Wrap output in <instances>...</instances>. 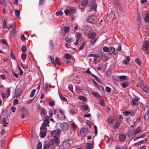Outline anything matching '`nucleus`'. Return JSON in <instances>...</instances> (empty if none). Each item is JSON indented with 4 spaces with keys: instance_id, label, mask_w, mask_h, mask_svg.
I'll return each mask as SVG.
<instances>
[{
    "instance_id": "obj_1",
    "label": "nucleus",
    "mask_w": 149,
    "mask_h": 149,
    "mask_svg": "<svg viewBox=\"0 0 149 149\" xmlns=\"http://www.w3.org/2000/svg\"><path fill=\"white\" fill-rule=\"evenodd\" d=\"M49 118L48 117H46L45 120V121L42 124V126L40 127V130H47V127L49 126Z\"/></svg>"
},
{
    "instance_id": "obj_2",
    "label": "nucleus",
    "mask_w": 149,
    "mask_h": 149,
    "mask_svg": "<svg viewBox=\"0 0 149 149\" xmlns=\"http://www.w3.org/2000/svg\"><path fill=\"white\" fill-rule=\"evenodd\" d=\"M97 21V19L95 16L93 15H91L88 17L87 21L90 23L95 24Z\"/></svg>"
},
{
    "instance_id": "obj_3",
    "label": "nucleus",
    "mask_w": 149,
    "mask_h": 149,
    "mask_svg": "<svg viewBox=\"0 0 149 149\" xmlns=\"http://www.w3.org/2000/svg\"><path fill=\"white\" fill-rule=\"evenodd\" d=\"M142 49L144 51H147V54H149V42L146 41L144 43L142 47Z\"/></svg>"
},
{
    "instance_id": "obj_4",
    "label": "nucleus",
    "mask_w": 149,
    "mask_h": 149,
    "mask_svg": "<svg viewBox=\"0 0 149 149\" xmlns=\"http://www.w3.org/2000/svg\"><path fill=\"white\" fill-rule=\"evenodd\" d=\"M134 97L132 98L131 102V105L134 107L137 104L139 101L140 100L139 97L136 96H134Z\"/></svg>"
},
{
    "instance_id": "obj_5",
    "label": "nucleus",
    "mask_w": 149,
    "mask_h": 149,
    "mask_svg": "<svg viewBox=\"0 0 149 149\" xmlns=\"http://www.w3.org/2000/svg\"><path fill=\"white\" fill-rule=\"evenodd\" d=\"M60 127L63 131H65L68 130L69 127L68 124L66 122H63L60 125Z\"/></svg>"
},
{
    "instance_id": "obj_6",
    "label": "nucleus",
    "mask_w": 149,
    "mask_h": 149,
    "mask_svg": "<svg viewBox=\"0 0 149 149\" xmlns=\"http://www.w3.org/2000/svg\"><path fill=\"white\" fill-rule=\"evenodd\" d=\"M88 133V129L87 128L83 127L80 130V133L82 136L84 137Z\"/></svg>"
},
{
    "instance_id": "obj_7",
    "label": "nucleus",
    "mask_w": 149,
    "mask_h": 149,
    "mask_svg": "<svg viewBox=\"0 0 149 149\" xmlns=\"http://www.w3.org/2000/svg\"><path fill=\"white\" fill-rule=\"evenodd\" d=\"M140 86L141 88L143 89L145 92L147 93H149V89L146 84L143 82V83H142L140 85Z\"/></svg>"
},
{
    "instance_id": "obj_8",
    "label": "nucleus",
    "mask_w": 149,
    "mask_h": 149,
    "mask_svg": "<svg viewBox=\"0 0 149 149\" xmlns=\"http://www.w3.org/2000/svg\"><path fill=\"white\" fill-rule=\"evenodd\" d=\"M51 141L53 143V144L55 143L56 146H58L60 143V140L56 136H54L53 141Z\"/></svg>"
},
{
    "instance_id": "obj_9",
    "label": "nucleus",
    "mask_w": 149,
    "mask_h": 149,
    "mask_svg": "<svg viewBox=\"0 0 149 149\" xmlns=\"http://www.w3.org/2000/svg\"><path fill=\"white\" fill-rule=\"evenodd\" d=\"M108 53L110 54H113L115 55L116 53L115 52V49L113 47H109Z\"/></svg>"
},
{
    "instance_id": "obj_10",
    "label": "nucleus",
    "mask_w": 149,
    "mask_h": 149,
    "mask_svg": "<svg viewBox=\"0 0 149 149\" xmlns=\"http://www.w3.org/2000/svg\"><path fill=\"white\" fill-rule=\"evenodd\" d=\"M20 112L21 113V114L24 115L26 116H28V113L27 110L24 107L21 108V109L20 111Z\"/></svg>"
},
{
    "instance_id": "obj_11",
    "label": "nucleus",
    "mask_w": 149,
    "mask_h": 149,
    "mask_svg": "<svg viewBox=\"0 0 149 149\" xmlns=\"http://www.w3.org/2000/svg\"><path fill=\"white\" fill-rule=\"evenodd\" d=\"M126 139V136L125 134H120L119 135V139L120 141L123 142Z\"/></svg>"
},
{
    "instance_id": "obj_12",
    "label": "nucleus",
    "mask_w": 149,
    "mask_h": 149,
    "mask_svg": "<svg viewBox=\"0 0 149 149\" xmlns=\"http://www.w3.org/2000/svg\"><path fill=\"white\" fill-rule=\"evenodd\" d=\"M93 146L91 143H86V145L85 146V149H93Z\"/></svg>"
},
{
    "instance_id": "obj_13",
    "label": "nucleus",
    "mask_w": 149,
    "mask_h": 149,
    "mask_svg": "<svg viewBox=\"0 0 149 149\" xmlns=\"http://www.w3.org/2000/svg\"><path fill=\"white\" fill-rule=\"evenodd\" d=\"M96 35V34L95 32L90 33L88 35V37L90 39H93L94 38Z\"/></svg>"
},
{
    "instance_id": "obj_14",
    "label": "nucleus",
    "mask_w": 149,
    "mask_h": 149,
    "mask_svg": "<svg viewBox=\"0 0 149 149\" xmlns=\"http://www.w3.org/2000/svg\"><path fill=\"white\" fill-rule=\"evenodd\" d=\"M144 119L146 120H148L149 119V109H148L146 113L144 115Z\"/></svg>"
},
{
    "instance_id": "obj_15",
    "label": "nucleus",
    "mask_w": 149,
    "mask_h": 149,
    "mask_svg": "<svg viewBox=\"0 0 149 149\" xmlns=\"http://www.w3.org/2000/svg\"><path fill=\"white\" fill-rule=\"evenodd\" d=\"M59 96L62 100H63L64 102H66L67 103H68V101L67 100V99L65 97L62 96V95L61 93L59 92Z\"/></svg>"
},
{
    "instance_id": "obj_16",
    "label": "nucleus",
    "mask_w": 149,
    "mask_h": 149,
    "mask_svg": "<svg viewBox=\"0 0 149 149\" xmlns=\"http://www.w3.org/2000/svg\"><path fill=\"white\" fill-rule=\"evenodd\" d=\"M52 145L53 143L51 141H50L47 145L43 146V149H49V147Z\"/></svg>"
},
{
    "instance_id": "obj_17",
    "label": "nucleus",
    "mask_w": 149,
    "mask_h": 149,
    "mask_svg": "<svg viewBox=\"0 0 149 149\" xmlns=\"http://www.w3.org/2000/svg\"><path fill=\"white\" fill-rule=\"evenodd\" d=\"M49 46L50 49L51 50H53L54 48V45L52 40H50L49 42Z\"/></svg>"
},
{
    "instance_id": "obj_18",
    "label": "nucleus",
    "mask_w": 149,
    "mask_h": 149,
    "mask_svg": "<svg viewBox=\"0 0 149 149\" xmlns=\"http://www.w3.org/2000/svg\"><path fill=\"white\" fill-rule=\"evenodd\" d=\"M130 57L129 56H127L125 59L124 60L123 62V64L127 65L128 64L130 60Z\"/></svg>"
},
{
    "instance_id": "obj_19",
    "label": "nucleus",
    "mask_w": 149,
    "mask_h": 149,
    "mask_svg": "<svg viewBox=\"0 0 149 149\" xmlns=\"http://www.w3.org/2000/svg\"><path fill=\"white\" fill-rule=\"evenodd\" d=\"M115 17V13L113 12H111L109 15V17L111 20H113Z\"/></svg>"
},
{
    "instance_id": "obj_20",
    "label": "nucleus",
    "mask_w": 149,
    "mask_h": 149,
    "mask_svg": "<svg viewBox=\"0 0 149 149\" xmlns=\"http://www.w3.org/2000/svg\"><path fill=\"white\" fill-rule=\"evenodd\" d=\"M41 113L43 115L44 117H45L46 116L47 113L46 110L45 109L42 107L41 110Z\"/></svg>"
},
{
    "instance_id": "obj_21",
    "label": "nucleus",
    "mask_w": 149,
    "mask_h": 149,
    "mask_svg": "<svg viewBox=\"0 0 149 149\" xmlns=\"http://www.w3.org/2000/svg\"><path fill=\"white\" fill-rule=\"evenodd\" d=\"M51 87L49 86L48 84H46L45 86V91L47 92V91H49L51 90Z\"/></svg>"
},
{
    "instance_id": "obj_22",
    "label": "nucleus",
    "mask_w": 149,
    "mask_h": 149,
    "mask_svg": "<svg viewBox=\"0 0 149 149\" xmlns=\"http://www.w3.org/2000/svg\"><path fill=\"white\" fill-rule=\"evenodd\" d=\"M144 20L146 23H149V13L146 15L144 18Z\"/></svg>"
},
{
    "instance_id": "obj_23",
    "label": "nucleus",
    "mask_w": 149,
    "mask_h": 149,
    "mask_svg": "<svg viewBox=\"0 0 149 149\" xmlns=\"http://www.w3.org/2000/svg\"><path fill=\"white\" fill-rule=\"evenodd\" d=\"M91 94L95 97H97L99 98L100 97V95L96 91L93 92L91 93Z\"/></svg>"
},
{
    "instance_id": "obj_24",
    "label": "nucleus",
    "mask_w": 149,
    "mask_h": 149,
    "mask_svg": "<svg viewBox=\"0 0 149 149\" xmlns=\"http://www.w3.org/2000/svg\"><path fill=\"white\" fill-rule=\"evenodd\" d=\"M121 86L123 88L127 87L129 85V83L128 82H123L121 83Z\"/></svg>"
},
{
    "instance_id": "obj_25",
    "label": "nucleus",
    "mask_w": 149,
    "mask_h": 149,
    "mask_svg": "<svg viewBox=\"0 0 149 149\" xmlns=\"http://www.w3.org/2000/svg\"><path fill=\"white\" fill-rule=\"evenodd\" d=\"M92 77H94L95 80L99 83L100 84H102V81L98 77L96 76L94 74H93Z\"/></svg>"
},
{
    "instance_id": "obj_26",
    "label": "nucleus",
    "mask_w": 149,
    "mask_h": 149,
    "mask_svg": "<svg viewBox=\"0 0 149 149\" xmlns=\"http://www.w3.org/2000/svg\"><path fill=\"white\" fill-rule=\"evenodd\" d=\"M98 38H93V40H91L90 41V42L91 45L92 46L96 42Z\"/></svg>"
},
{
    "instance_id": "obj_27",
    "label": "nucleus",
    "mask_w": 149,
    "mask_h": 149,
    "mask_svg": "<svg viewBox=\"0 0 149 149\" xmlns=\"http://www.w3.org/2000/svg\"><path fill=\"white\" fill-rule=\"evenodd\" d=\"M82 107H83L84 110L87 111L89 109V111L87 112H89L90 111V109H89V107L87 104H84V105H82Z\"/></svg>"
},
{
    "instance_id": "obj_28",
    "label": "nucleus",
    "mask_w": 149,
    "mask_h": 149,
    "mask_svg": "<svg viewBox=\"0 0 149 149\" xmlns=\"http://www.w3.org/2000/svg\"><path fill=\"white\" fill-rule=\"evenodd\" d=\"M141 130V128L140 127H138L136 129V130H135L134 132V134L135 135H136L139 134Z\"/></svg>"
},
{
    "instance_id": "obj_29",
    "label": "nucleus",
    "mask_w": 149,
    "mask_h": 149,
    "mask_svg": "<svg viewBox=\"0 0 149 149\" xmlns=\"http://www.w3.org/2000/svg\"><path fill=\"white\" fill-rule=\"evenodd\" d=\"M16 27L15 25L14 26L13 29H12V31L10 32V35L11 36H13L15 33Z\"/></svg>"
},
{
    "instance_id": "obj_30",
    "label": "nucleus",
    "mask_w": 149,
    "mask_h": 149,
    "mask_svg": "<svg viewBox=\"0 0 149 149\" xmlns=\"http://www.w3.org/2000/svg\"><path fill=\"white\" fill-rule=\"evenodd\" d=\"M65 40L67 42L70 43L74 41L73 39L71 37H67L66 38Z\"/></svg>"
},
{
    "instance_id": "obj_31",
    "label": "nucleus",
    "mask_w": 149,
    "mask_h": 149,
    "mask_svg": "<svg viewBox=\"0 0 149 149\" xmlns=\"http://www.w3.org/2000/svg\"><path fill=\"white\" fill-rule=\"evenodd\" d=\"M49 116H48L47 115L46 117H48L49 118V117L51 118L53 116V111L52 109H50L49 111Z\"/></svg>"
},
{
    "instance_id": "obj_32",
    "label": "nucleus",
    "mask_w": 149,
    "mask_h": 149,
    "mask_svg": "<svg viewBox=\"0 0 149 149\" xmlns=\"http://www.w3.org/2000/svg\"><path fill=\"white\" fill-rule=\"evenodd\" d=\"M70 12V14H73L76 11V9L74 7H71L69 9Z\"/></svg>"
},
{
    "instance_id": "obj_33",
    "label": "nucleus",
    "mask_w": 149,
    "mask_h": 149,
    "mask_svg": "<svg viewBox=\"0 0 149 149\" xmlns=\"http://www.w3.org/2000/svg\"><path fill=\"white\" fill-rule=\"evenodd\" d=\"M120 124L118 122H116L114 125L113 126V128L114 129H116L118 127H119L120 126Z\"/></svg>"
},
{
    "instance_id": "obj_34",
    "label": "nucleus",
    "mask_w": 149,
    "mask_h": 149,
    "mask_svg": "<svg viewBox=\"0 0 149 149\" xmlns=\"http://www.w3.org/2000/svg\"><path fill=\"white\" fill-rule=\"evenodd\" d=\"M136 22L139 25H141V18L140 16L138 17L137 19Z\"/></svg>"
},
{
    "instance_id": "obj_35",
    "label": "nucleus",
    "mask_w": 149,
    "mask_h": 149,
    "mask_svg": "<svg viewBox=\"0 0 149 149\" xmlns=\"http://www.w3.org/2000/svg\"><path fill=\"white\" fill-rule=\"evenodd\" d=\"M65 58L68 59H71L72 58V56L70 54H65Z\"/></svg>"
},
{
    "instance_id": "obj_36",
    "label": "nucleus",
    "mask_w": 149,
    "mask_h": 149,
    "mask_svg": "<svg viewBox=\"0 0 149 149\" xmlns=\"http://www.w3.org/2000/svg\"><path fill=\"white\" fill-rule=\"evenodd\" d=\"M119 77L120 80V81H124L125 80L127 77L123 75L119 76Z\"/></svg>"
},
{
    "instance_id": "obj_37",
    "label": "nucleus",
    "mask_w": 149,
    "mask_h": 149,
    "mask_svg": "<svg viewBox=\"0 0 149 149\" xmlns=\"http://www.w3.org/2000/svg\"><path fill=\"white\" fill-rule=\"evenodd\" d=\"M0 3L3 6L6 7V4L5 0H0Z\"/></svg>"
},
{
    "instance_id": "obj_38",
    "label": "nucleus",
    "mask_w": 149,
    "mask_h": 149,
    "mask_svg": "<svg viewBox=\"0 0 149 149\" xmlns=\"http://www.w3.org/2000/svg\"><path fill=\"white\" fill-rule=\"evenodd\" d=\"M11 92L10 88H7L6 89V92L7 94V97H9L10 95Z\"/></svg>"
},
{
    "instance_id": "obj_39",
    "label": "nucleus",
    "mask_w": 149,
    "mask_h": 149,
    "mask_svg": "<svg viewBox=\"0 0 149 149\" xmlns=\"http://www.w3.org/2000/svg\"><path fill=\"white\" fill-rule=\"evenodd\" d=\"M100 57L104 61L107 60L108 59V57L107 56L103 54L100 56Z\"/></svg>"
},
{
    "instance_id": "obj_40",
    "label": "nucleus",
    "mask_w": 149,
    "mask_h": 149,
    "mask_svg": "<svg viewBox=\"0 0 149 149\" xmlns=\"http://www.w3.org/2000/svg\"><path fill=\"white\" fill-rule=\"evenodd\" d=\"M6 122L7 120L6 118H4L2 119V123L3 126L5 127L6 126V125L7 124Z\"/></svg>"
},
{
    "instance_id": "obj_41",
    "label": "nucleus",
    "mask_w": 149,
    "mask_h": 149,
    "mask_svg": "<svg viewBox=\"0 0 149 149\" xmlns=\"http://www.w3.org/2000/svg\"><path fill=\"white\" fill-rule=\"evenodd\" d=\"M1 131L0 132V135H3L5 133L6 131L3 127L1 128Z\"/></svg>"
},
{
    "instance_id": "obj_42",
    "label": "nucleus",
    "mask_w": 149,
    "mask_h": 149,
    "mask_svg": "<svg viewBox=\"0 0 149 149\" xmlns=\"http://www.w3.org/2000/svg\"><path fill=\"white\" fill-rule=\"evenodd\" d=\"M42 148V144L39 141L37 146V149H41Z\"/></svg>"
},
{
    "instance_id": "obj_43",
    "label": "nucleus",
    "mask_w": 149,
    "mask_h": 149,
    "mask_svg": "<svg viewBox=\"0 0 149 149\" xmlns=\"http://www.w3.org/2000/svg\"><path fill=\"white\" fill-rule=\"evenodd\" d=\"M88 3V1L87 0H83L81 2V4L82 6H84L87 4Z\"/></svg>"
},
{
    "instance_id": "obj_44",
    "label": "nucleus",
    "mask_w": 149,
    "mask_h": 149,
    "mask_svg": "<svg viewBox=\"0 0 149 149\" xmlns=\"http://www.w3.org/2000/svg\"><path fill=\"white\" fill-rule=\"evenodd\" d=\"M40 136L42 138H44L46 135V132H40Z\"/></svg>"
},
{
    "instance_id": "obj_45",
    "label": "nucleus",
    "mask_w": 149,
    "mask_h": 149,
    "mask_svg": "<svg viewBox=\"0 0 149 149\" xmlns=\"http://www.w3.org/2000/svg\"><path fill=\"white\" fill-rule=\"evenodd\" d=\"M107 121L109 123H112L114 121V119L112 117H109L107 119Z\"/></svg>"
},
{
    "instance_id": "obj_46",
    "label": "nucleus",
    "mask_w": 149,
    "mask_h": 149,
    "mask_svg": "<svg viewBox=\"0 0 149 149\" xmlns=\"http://www.w3.org/2000/svg\"><path fill=\"white\" fill-rule=\"evenodd\" d=\"M117 6L119 10L121 12H123V8L121 5V4L120 3V4L119 5H117Z\"/></svg>"
},
{
    "instance_id": "obj_47",
    "label": "nucleus",
    "mask_w": 149,
    "mask_h": 149,
    "mask_svg": "<svg viewBox=\"0 0 149 149\" xmlns=\"http://www.w3.org/2000/svg\"><path fill=\"white\" fill-rule=\"evenodd\" d=\"M22 51L23 52H25L27 50L26 47L25 45H22Z\"/></svg>"
},
{
    "instance_id": "obj_48",
    "label": "nucleus",
    "mask_w": 149,
    "mask_h": 149,
    "mask_svg": "<svg viewBox=\"0 0 149 149\" xmlns=\"http://www.w3.org/2000/svg\"><path fill=\"white\" fill-rule=\"evenodd\" d=\"M81 37L82 34L80 33H78L76 36V39H78L81 38Z\"/></svg>"
},
{
    "instance_id": "obj_49",
    "label": "nucleus",
    "mask_w": 149,
    "mask_h": 149,
    "mask_svg": "<svg viewBox=\"0 0 149 149\" xmlns=\"http://www.w3.org/2000/svg\"><path fill=\"white\" fill-rule=\"evenodd\" d=\"M26 55L25 54L22 53L21 54V58L22 60H25L26 59Z\"/></svg>"
},
{
    "instance_id": "obj_50",
    "label": "nucleus",
    "mask_w": 149,
    "mask_h": 149,
    "mask_svg": "<svg viewBox=\"0 0 149 149\" xmlns=\"http://www.w3.org/2000/svg\"><path fill=\"white\" fill-rule=\"evenodd\" d=\"M109 48H108L107 47H104L103 48V51L105 52H108V53L109 52Z\"/></svg>"
},
{
    "instance_id": "obj_51",
    "label": "nucleus",
    "mask_w": 149,
    "mask_h": 149,
    "mask_svg": "<svg viewBox=\"0 0 149 149\" xmlns=\"http://www.w3.org/2000/svg\"><path fill=\"white\" fill-rule=\"evenodd\" d=\"M55 62L57 65H60V60L58 58H56L55 59Z\"/></svg>"
},
{
    "instance_id": "obj_52",
    "label": "nucleus",
    "mask_w": 149,
    "mask_h": 149,
    "mask_svg": "<svg viewBox=\"0 0 149 149\" xmlns=\"http://www.w3.org/2000/svg\"><path fill=\"white\" fill-rule=\"evenodd\" d=\"M0 41L3 44L6 45H8V43L6 40L4 39H1L0 40Z\"/></svg>"
},
{
    "instance_id": "obj_53",
    "label": "nucleus",
    "mask_w": 149,
    "mask_h": 149,
    "mask_svg": "<svg viewBox=\"0 0 149 149\" xmlns=\"http://www.w3.org/2000/svg\"><path fill=\"white\" fill-rule=\"evenodd\" d=\"M10 56L12 58V59H13L14 60H16V58L15 57L14 54H13L12 51H11V52Z\"/></svg>"
},
{
    "instance_id": "obj_54",
    "label": "nucleus",
    "mask_w": 149,
    "mask_h": 149,
    "mask_svg": "<svg viewBox=\"0 0 149 149\" xmlns=\"http://www.w3.org/2000/svg\"><path fill=\"white\" fill-rule=\"evenodd\" d=\"M36 91L35 89H33L32 90L31 94L30 95V96L31 97H33L34 95L35 92Z\"/></svg>"
},
{
    "instance_id": "obj_55",
    "label": "nucleus",
    "mask_w": 149,
    "mask_h": 149,
    "mask_svg": "<svg viewBox=\"0 0 149 149\" xmlns=\"http://www.w3.org/2000/svg\"><path fill=\"white\" fill-rule=\"evenodd\" d=\"M135 62L138 64L139 65H141V63L139 59L138 58H136L135 59Z\"/></svg>"
},
{
    "instance_id": "obj_56",
    "label": "nucleus",
    "mask_w": 149,
    "mask_h": 149,
    "mask_svg": "<svg viewBox=\"0 0 149 149\" xmlns=\"http://www.w3.org/2000/svg\"><path fill=\"white\" fill-rule=\"evenodd\" d=\"M64 32L65 33H67L69 31L70 29V27L68 26H65L64 27Z\"/></svg>"
},
{
    "instance_id": "obj_57",
    "label": "nucleus",
    "mask_w": 149,
    "mask_h": 149,
    "mask_svg": "<svg viewBox=\"0 0 149 149\" xmlns=\"http://www.w3.org/2000/svg\"><path fill=\"white\" fill-rule=\"evenodd\" d=\"M62 12L61 10L58 11L56 13V14L57 16L61 15H62Z\"/></svg>"
},
{
    "instance_id": "obj_58",
    "label": "nucleus",
    "mask_w": 149,
    "mask_h": 149,
    "mask_svg": "<svg viewBox=\"0 0 149 149\" xmlns=\"http://www.w3.org/2000/svg\"><path fill=\"white\" fill-rule=\"evenodd\" d=\"M130 112L125 111L123 112V114L124 116H127L130 114Z\"/></svg>"
},
{
    "instance_id": "obj_59",
    "label": "nucleus",
    "mask_w": 149,
    "mask_h": 149,
    "mask_svg": "<svg viewBox=\"0 0 149 149\" xmlns=\"http://www.w3.org/2000/svg\"><path fill=\"white\" fill-rule=\"evenodd\" d=\"M3 26L4 28H7L6 22L5 21V19L3 20Z\"/></svg>"
},
{
    "instance_id": "obj_60",
    "label": "nucleus",
    "mask_w": 149,
    "mask_h": 149,
    "mask_svg": "<svg viewBox=\"0 0 149 149\" xmlns=\"http://www.w3.org/2000/svg\"><path fill=\"white\" fill-rule=\"evenodd\" d=\"M68 88L69 90L72 92L73 93V86L71 84H69L68 85Z\"/></svg>"
},
{
    "instance_id": "obj_61",
    "label": "nucleus",
    "mask_w": 149,
    "mask_h": 149,
    "mask_svg": "<svg viewBox=\"0 0 149 149\" xmlns=\"http://www.w3.org/2000/svg\"><path fill=\"white\" fill-rule=\"evenodd\" d=\"M105 90L108 93L110 92L111 91V88L108 86H106L105 87Z\"/></svg>"
},
{
    "instance_id": "obj_62",
    "label": "nucleus",
    "mask_w": 149,
    "mask_h": 149,
    "mask_svg": "<svg viewBox=\"0 0 149 149\" xmlns=\"http://www.w3.org/2000/svg\"><path fill=\"white\" fill-rule=\"evenodd\" d=\"M85 42L83 43L80 46L79 49V50H81L83 49L84 46Z\"/></svg>"
},
{
    "instance_id": "obj_63",
    "label": "nucleus",
    "mask_w": 149,
    "mask_h": 149,
    "mask_svg": "<svg viewBox=\"0 0 149 149\" xmlns=\"http://www.w3.org/2000/svg\"><path fill=\"white\" fill-rule=\"evenodd\" d=\"M97 7V5L95 4H92L91 6V8L92 9H95Z\"/></svg>"
},
{
    "instance_id": "obj_64",
    "label": "nucleus",
    "mask_w": 149,
    "mask_h": 149,
    "mask_svg": "<svg viewBox=\"0 0 149 149\" xmlns=\"http://www.w3.org/2000/svg\"><path fill=\"white\" fill-rule=\"evenodd\" d=\"M49 105L52 107L55 104V102L54 101H52L50 102L49 104Z\"/></svg>"
}]
</instances>
